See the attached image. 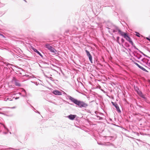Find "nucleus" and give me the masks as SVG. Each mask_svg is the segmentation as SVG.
I'll return each mask as SVG.
<instances>
[{
    "label": "nucleus",
    "mask_w": 150,
    "mask_h": 150,
    "mask_svg": "<svg viewBox=\"0 0 150 150\" xmlns=\"http://www.w3.org/2000/svg\"><path fill=\"white\" fill-rule=\"evenodd\" d=\"M64 93L69 98V100L75 105H77L79 108H86L88 106V105L87 103H86L83 101L78 100L77 99H76L72 97L71 96L67 95L65 93Z\"/></svg>",
    "instance_id": "nucleus-1"
},
{
    "label": "nucleus",
    "mask_w": 150,
    "mask_h": 150,
    "mask_svg": "<svg viewBox=\"0 0 150 150\" xmlns=\"http://www.w3.org/2000/svg\"><path fill=\"white\" fill-rule=\"evenodd\" d=\"M121 35L122 36H123L124 38H125L127 41H128L130 43L131 45L133 44V42L127 33L123 32L122 33Z\"/></svg>",
    "instance_id": "nucleus-2"
},
{
    "label": "nucleus",
    "mask_w": 150,
    "mask_h": 150,
    "mask_svg": "<svg viewBox=\"0 0 150 150\" xmlns=\"http://www.w3.org/2000/svg\"><path fill=\"white\" fill-rule=\"evenodd\" d=\"M47 49L51 52L54 53V54H57V51L52 47L47 44Z\"/></svg>",
    "instance_id": "nucleus-3"
},
{
    "label": "nucleus",
    "mask_w": 150,
    "mask_h": 150,
    "mask_svg": "<svg viewBox=\"0 0 150 150\" xmlns=\"http://www.w3.org/2000/svg\"><path fill=\"white\" fill-rule=\"evenodd\" d=\"M112 105L115 106V108L116 109L117 111L119 112L120 113L121 112V110H120L119 106L118 104L116 103L113 102H111Z\"/></svg>",
    "instance_id": "nucleus-4"
},
{
    "label": "nucleus",
    "mask_w": 150,
    "mask_h": 150,
    "mask_svg": "<svg viewBox=\"0 0 150 150\" xmlns=\"http://www.w3.org/2000/svg\"><path fill=\"white\" fill-rule=\"evenodd\" d=\"M13 81L14 82L15 85L17 86L20 87L21 85L19 83V81L17 80L15 77H13Z\"/></svg>",
    "instance_id": "nucleus-5"
},
{
    "label": "nucleus",
    "mask_w": 150,
    "mask_h": 150,
    "mask_svg": "<svg viewBox=\"0 0 150 150\" xmlns=\"http://www.w3.org/2000/svg\"><path fill=\"white\" fill-rule=\"evenodd\" d=\"M117 31L121 35L122 34V33L123 32L121 30L118 28V27L116 26H115V27L114 28V29L112 31V32L113 33H115L116 32H117Z\"/></svg>",
    "instance_id": "nucleus-6"
},
{
    "label": "nucleus",
    "mask_w": 150,
    "mask_h": 150,
    "mask_svg": "<svg viewBox=\"0 0 150 150\" xmlns=\"http://www.w3.org/2000/svg\"><path fill=\"white\" fill-rule=\"evenodd\" d=\"M85 52L86 53V55L89 58V59L91 63H92V57L91 55V54L87 50H85Z\"/></svg>",
    "instance_id": "nucleus-7"
},
{
    "label": "nucleus",
    "mask_w": 150,
    "mask_h": 150,
    "mask_svg": "<svg viewBox=\"0 0 150 150\" xmlns=\"http://www.w3.org/2000/svg\"><path fill=\"white\" fill-rule=\"evenodd\" d=\"M76 117V115L70 114L69 115L67 116V117L70 120H73Z\"/></svg>",
    "instance_id": "nucleus-8"
},
{
    "label": "nucleus",
    "mask_w": 150,
    "mask_h": 150,
    "mask_svg": "<svg viewBox=\"0 0 150 150\" xmlns=\"http://www.w3.org/2000/svg\"><path fill=\"white\" fill-rule=\"evenodd\" d=\"M22 92L23 91H24V94L22 95V93L20 92H19L18 93V94H19V95H20L21 96L23 97H26L27 96V92L25 90L24 88L22 89V91H21Z\"/></svg>",
    "instance_id": "nucleus-9"
},
{
    "label": "nucleus",
    "mask_w": 150,
    "mask_h": 150,
    "mask_svg": "<svg viewBox=\"0 0 150 150\" xmlns=\"http://www.w3.org/2000/svg\"><path fill=\"white\" fill-rule=\"evenodd\" d=\"M112 25H113V24L110 23H107V27L106 28L108 29V32L110 33H111L110 29L112 27Z\"/></svg>",
    "instance_id": "nucleus-10"
},
{
    "label": "nucleus",
    "mask_w": 150,
    "mask_h": 150,
    "mask_svg": "<svg viewBox=\"0 0 150 150\" xmlns=\"http://www.w3.org/2000/svg\"><path fill=\"white\" fill-rule=\"evenodd\" d=\"M112 25H113V24L110 23H107V27L106 28L108 29V32L110 33H111L110 29L112 27Z\"/></svg>",
    "instance_id": "nucleus-11"
},
{
    "label": "nucleus",
    "mask_w": 150,
    "mask_h": 150,
    "mask_svg": "<svg viewBox=\"0 0 150 150\" xmlns=\"http://www.w3.org/2000/svg\"><path fill=\"white\" fill-rule=\"evenodd\" d=\"M41 92V94L43 97V98L45 99L46 100V98H47V91H42Z\"/></svg>",
    "instance_id": "nucleus-12"
},
{
    "label": "nucleus",
    "mask_w": 150,
    "mask_h": 150,
    "mask_svg": "<svg viewBox=\"0 0 150 150\" xmlns=\"http://www.w3.org/2000/svg\"><path fill=\"white\" fill-rule=\"evenodd\" d=\"M52 93L54 95H61L62 94L61 92L57 90L54 91Z\"/></svg>",
    "instance_id": "nucleus-13"
},
{
    "label": "nucleus",
    "mask_w": 150,
    "mask_h": 150,
    "mask_svg": "<svg viewBox=\"0 0 150 150\" xmlns=\"http://www.w3.org/2000/svg\"><path fill=\"white\" fill-rule=\"evenodd\" d=\"M32 49L33 50V51L37 53L38 54H39L40 56L41 57H42L43 56L42 55V54H41V53L39 51H38L35 48H34V47H33L32 48Z\"/></svg>",
    "instance_id": "nucleus-14"
},
{
    "label": "nucleus",
    "mask_w": 150,
    "mask_h": 150,
    "mask_svg": "<svg viewBox=\"0 0 150 150\" xmlns=\"http://www.w3.org/2000/svg\"><path fill=\"white\" fill-rule=\"evenodd\" d=\"M139 96L142 98L144 99L145 100H146V98L145 97V96L144 95H143L142 94H142H141Z\"/></svg>",
    "instance_id": "nucleus-15"
},
{
    "label": "nucleus",
    "mask_w": 150,
    "mask_h": 150,
    "mask_svg": "<svg viewBox=\"0 0 150 150\" xmlns=\"http://www.w3.org/2000/svg\"><path fill=\"white\" fill-rule=\"evenodd\" d=\"M132 62L134 63V64L136 65L139 68H140L141 66L139 65L136 62H134V61L133 60V59L132 60Z\"/></svg>",
    "instance_id": "nucleus-16"
},
{
    "label": "nucleus",
    "mask_w": 150,
    "mask_h": 150,
    "mask_svg": "<svg viewBox=\"0 0 150 150\" xmlns=\"http://www.w3.org/2000/svg\"><path fill=\"white\" fill-rule=\"evenodd\" d=\"M114 145L110 142L108 143L107 144H104V146H113Z\"/></svg>",
    "instance_id": "nucleus-17"
},
{
    "label": "nucleus",
    "mask_w": 150,
    "mask_h": 150,
    "mask_svg": "<svg viewBox=\"0 0 150 150\" xmlns=\"http://www.w3.org/2000/svg\"><path fill=\"white\" fill-rule=\"evenodd\" d=\"M140 69H141L143 71H145L146 72H148V71L146 69H145V68H144V67H142V66H141L140 67Z\"/></svg>",
    "instance_id": "nucleus-18"
},
{
    "label": "nucleus",
    "mask_w": 150,
    "mask_h": 150,
    "mask_svg": "<svg viewBox=\"0 0 150 150\" xmlns=\"http://www.w3.org/2000/svg\"><path fill=\"white\" fill-rule=\"evenodd\" d=\"M115 25H112V27H111V28L110 29L111 32H112L113 30L114 29V28L115 27Z\"/></svg>",
    "instance_id": "nucleus-19"
},
{
    "label": "nucleus",
    "mask_w": 150,
    "mask_h": 150,
    "mask_svg": "<svg viewBox=\"0 0 150 150\" xmlns=\"http://www.w3.org/2000/svg\"><path fill=\"white\" fill-rule=\"evenodd\" d=\"M132 46H133V47H134V49L138 50L139 51H140L134 45V44L133 42V44L132 45Z\"/></svg>",
    "instance_id": "nucleus-20"
},
{
    "label": "nucleus",
    "mask_w": 150,
    "mask_h": 150,
    "mask_svg": "<svg viewBox=\"0 0 150 150\" xmlns=\"http://www.w3.org/2000/svg\"><path fill=\"white\" fill-rule=\"evenodd\" d=\"M132 46H133V47H134V49L138 50L139 51H140L134 45V44L133 42V44L132 45Z\"/></svg>",
    "instance_id": "nucleus-21"
},
{
    "label": "nucleus",
    "mask_w": 150,
    "mask_h": 150,
    "mask_svg": "<svg viewBox=\"0 0 150 150\" xmlns=\"http://www.w3.org/2000/svg\"><path fill=\"white\" fill-rule=\"evenodd\" d=\"M47 78H49L52 81H57V80H55L53 79V78L51 77H48L47 76Z\"/></svg>",
    "instance_id": "nucleus-22"
},
{
    "label": "nucleus",
    "mask_w": 150,
    "mask_h": 150,
    "mask_svg": "<svg viewBox=\"0 0 150 150\" xmlns=\"http://www.w3.org/2000/svg\"><path fill=\"white\" fill-rule=\"evenodd\" d=\"M116 38H117V42L118 43H119V44L120 45V42H119V41L120 37L119 36H117V37Z\"/></svg>",
    "instance_id": "nucleus-23"
},
{
    "label": "nucleus",
    "mask_w": 150,
    "mask_h": 150,
    "mask_svg": "<svg viewBox=\"0 0 150 150\" xmlns=\"http://www.w3.org/2000/svg\"><path fill=\"white\" fill-rule=\"evenodd\" d=\"M137 93L140 96L142 93V92L140 91L139 90L138 91H137Z\"/></svg>",
    "instance_id": "nucleus-24"
},
{
    "label": "nucleus",
    "mask_w": 150,
    "mask_h": 150,
    "mask_svg": "<svg viewBox=\"0 0 150 150\" xmlns=\"http://www.w3.org/2000/svg\"><path fill=\"white\" fill-rule=\"evenodd\" d=\"M135 33H136V35L138 37H140V34H139V33H138V32H136Z\"/></svg>",
    "instance_id": "nucleus-25"
},
{
    "label": "nucleus",
    "mask_w": 150,
    "mask_h": 150,
    "mask_svg": "<svg viewBox=\"0 0 150 150\" xmlns=\"http://www.w3.org/2000/svg\"><path fill=\"white\" fill-rule=\"evenodd\" d=\"M134 89L136 92L139 90V88L137 87H135Z\"/></svg>",
    "instance_id": "nucleus-26"
},
{
    "label": "nucleus",
    "mask_w": 150,
    "mask_h": 150,
    "mask_svg": "<svg viewBox=\"0 0 150 150\" xmlns=\"http://www.w3.org/2000/svg\"><path fill=\"white\" fill-rule=\"evenodd\" d=\"M1 124L3 126L5 129L8 131V129L4 125L1 123Z\"/></svg>",
    "instance_id": "nucleus-27"
},
{
    "label": "nucleus",
    "mask_w": 150,
    "mask_h": 150,
    "mask_svg": "<svg viewBox=\"0 0 150 150\" xmlns=\"http://www.w3.org/2000/svg\"><path fill=\"white\" fill-rule=\"evenodd\" d=\"M97 143L98 144H99V145L104 146L105 144H103V143H99V142H97Z\"/></svg>",
    "instance_id": "nucleus-28"
},
{
    "label": "nucleus",
    "mask_w": 150,
    "mask_h": 150,
    "mask_svg": "<svg viewBox=\"0 0 150 150\" xmlns=\"http://www.w3.org/2000/svg\"><path fill=\"white\" fill-rule=\"evenodd\" d=\"M69 32V30H67L65 31L64 34L66 35L67 34L68 32Z\"/></svg>",
    "instance_id": "nucleus-29"
},
{
    "label": "nucleus",
    "mask_w": 150,
    "mask_h": 150,
    "mask_svg": "<svg viewBox=\"0 0 150 150\" xmlns=\"http://www.w3.org/2000/svg\"><path fill=\"white\" fill-rule=\"evenodd\" d=\"M146 39L150 41V35L148 37L146 38Z\"/></svg>",
    "instance_id": "nucleus-30"
},
{
    "label": "nucleus",
    "mask_w": 150,
    "mask_h": 150,
    "mask_svg": "<svg viewBox=\"0 0 150 150\" xmlns=\"http://www.w3.org/2000/svg\"><path fill=\"white\" fill-rule=\"evenodd\" d=\"M134 56L135 57H136L138 59H139L141 57H142L141 55H140V57H137V56L134 55Z\"/></svg>",
    "instance_id": "nucleus-31"
},
{
    "label": "nucleus",
    "mask_w": 150,
    "mask_h": 150,
    "mask_svg": "<svg viewBox=\"0 0 150 150\" xmlns=\"http://www.w3.org/2000/svg\"><path fill=\"white\" fill-rule=\"evenodd\" d=\"M0 35L2 37L4 38H5V36L4 35L2 34H1L0 33Z\"/></svg>",
    "instance_id": "nucleus-32"
},
{
    "label": "nucleus",
    "mask_w": 150,
    "mask_h": 150,
    "mask_svg": "<svg viewBox=\"0 0 150 150\" xmlns=\"http://www.w3.org/2000/svg\"><path fill=\"white\" fill-rule=\"evenodd\" d=\"M121 42H122V43H124L125 42L124 39L122 38L121 39Z\"/></svg>",
    "instance_id": "nucleus-33"
},
{
    "label": "nucleus",
    "mask_w": 150,
    "mask_h": 150,
    "mask_svg": "<svg viewBox=\"0 0 150 150\" xmlns=\"http://www.w3.org/2000/svg\"><path fill=\"white\" fill-rule=\"evenodd\" d=\"M133 59H134V60H133L134 61V62H135V61H136L137 62H139V61H137V60H136L134 58H133Z\"/></svg>",
    "instance_id": "nucleus-34"
},
{
    "label": "nucleus",
    "mask_w": 150,
    "mask_h": 150,
    "mask_svg": "<svg viewBox=\"0 0 150 150\" xmlns=\"http://www.w3.org/2000/svg\"><path fill=\"white\" fill-rule=\"evenodd\" d=\"M35 110V112L38 113V114H40V112L39 111H37V110Z\"/></svg>",
    "instance_id": "nucleus-35"
},
{
    "label": "nucleus",
    "mask_w": 150,
    "mask_h": 150,
    "mask_svg": "<svg viewBox=\"0 0 150 150\" xmlns=\"http://www.w3.org/2000/svg\"><path fill=\"white\" fill-rule=\"evenodd\" d=\"M9 65H12V66L13 65L12 64H10L9 63H7V64H6V66H9Z\"/></svg>",
    "instance_id": "nucleus-36"
},
{
    "label": "nucleus",
    "mask_w": 150,
    "mask_h": 150,
    "mask_svg": "<svg viewBox=\"0 0 150 150\" xmlns=\"http://www.w3.org/2000/svg\"><path fill=\"white\" fill-rule=\"evenodd\" d=\"M7 108H11V109H13V108H15V107H7Z\"/></svg>",
    "instance_id": "nucleus-37"
},
{
    "label": "nucleus",
    "mask_w": 150,
    "mask_h": 150,
    "mask_svg": "<svg viewBox=\"0 0 150 150\" xmlns=\"http://www.w3.org/2000/svg\"><path fill=\"white\" fill-rule=\"evenodd\" d=\"M149 59L147 60V63H148L149 64L150 63V59Z\"/></svg>",
    "instance_id": "nucleus-38"
},
{
    "label": "nucleus",
    "mask_w": 150,
    "mask_h": 150,
    "mask_svg": "<svg viewBox=\"0 0 150 150\" xmlns=\"http://www.w3.org/2000/svg\"><path fill=\"white\" fill-rule=\"evenodd\" d=\"M19 97H16L15 98V99L16 100H17V99H19Z\"/></svg>",
    "instance_id": "nucleus-39"
},
{
    "label": "nucleus",
    "mask_w": 150,
    "mask_h": 150,
    "mask_svg": "<svg viewBox=\"0 0 150 150\" xmlns=\"http://www.w3.org/2000/svg\"><path fill=\"white\" fill-rule=\"evenodd\" d=\"M66 102L67 103H68L69 104H70V105H73V104H71V103H70L69 102H67V101H66Z\"/></svg>",
    "instance_id": "nucleus-40"
},
{
    "label": "nucleus",
    "mask_w": 150,
    "mask_h": 150,
    "mask_svg": "<svg viewBox=\"0 0 150 150\" xmlns=\"http://www.w3.org/2000/svg\"><path fill=\"white\" fill-rule=\"evenodd\" d=\"M30 104V105L31 106L32 108H33L34 109V110H35V108H34V107H33L32 105H31L30 104Z\"/></svg>",
    "instance_id": "nucleus-41"
},
{
    "label": "nucleus",
    "mask_w": 150,
    "mask_h": 150,
    "mask_svg": "<svg viewBox=\"0 0 150 150\" xmlns=\"http://www.w3.org/2000/svg\"><path fill=\"white\" fill-rule=\"evenodd\" d=\"M0 114H2V115H4V114L3 112H0Z\"/></svg>",
    "instance_id": "nucleus-42"
},
{
    "label": "nucleus",
    "mask_w": 150,
    "mask_h": 150,
    "mask_svg": "<svg viewBox=\"0 0 150 150\" xmlns=\"http://www.w3.org/2000/svg\"><path fill=\"white\" fill-rule=\"evenodd\" d=\"M11 149H12V150H17L16 149H15L14 148H11Z\"/></svg>",
    "instance_id": "nucleus-43"
},
{
    "label": "nucleus",
    "mask_w": 150,
    "mask_h": 150,
    "mask_svg": "<svg viewBox=\"0 0 150 150\" xmlns=\"http://www.w3.org/2000/svg\"><path fill=\"white\" fill-rule=\"evenodd\" d=\"M46 48H47V43L45 45Z\"/></svg>",
    "instance_id": "nucleus-44"
},
{
    "label": "nucleus",
    "mask_w": 150,
    "mask_h": 150,
    "mask_svg": "<svg viewBox=\"0 0 150 150\" xmlns=\"http://www.w3.org/2000/svg\"><path fill=\"white\" fill-rule=\"evenodd\" d=\"M4 134H7V132H4Z\"/></svg>",
    "instance_id": "nucleus-45"
},
{
    "label": "nucleus",
    "mask_w": 150,
    "mask_h": 150,
    "mask_svg": "<svg viewBox=\"0 0 150 150\" xmlns=\"http://www.w3.org/2000/svg\"><path fill=\"white\" fill-rule=\"evenodd\" d=\"M44 75L45 76V77H47V76L45 74H44Z\"/></svg>",
    "instance_id": "nucleus-46"
},
{
    "label": "nucleus",
    "mask_w": 150,
    "mask_h": 150,
    "mask_svg": "<svg viewBox=\"0 0 150 150\" xmlns=\"http://www.w3.org/2000/svg\"><path fill=\"white\" fill-rule=\"evenodd\" d=\"M149 66L150 67V63H149Z\"/></svg>",
    "instance_id": "nucleus-47"
},
{
    "label": "nucleus",
    "mask_w": 150,
    "mask_h": 150,
    "mask_svg": "<svg viewBox=\"0 0 150 150\" xmlns=\"http://www.w3.org/2000/svg\"><path fill=\"white\" fill-rule=\"evenodd\" d=\"M142 61H143V59H142Z\"/></svg>",
    "instance_id": "nucleus-48"
},
{
    "label": "nucleus",
    "mask_w": 150,
    "mask_h": 150,
    "mask_svg": "<svg viewBox=\"0 0 150 150\" xmlns=\"http://www.w3.org/2000/svg\"><path fill=\"white\" fill-rule=\"evenodd\" d=\"M1 110V108H0V110Z\"/></svg>",
    "instance_id": "nucleus-49"
},
{
    "label": "nucleus",
    "mask_w": 150,
    "mask_h": 150,
    "mask_svg": "<svg viewBox=\"0 0 150 150\" xmlns=\"http://www.w3.org/2000/svg\"><path fill=\"white\" fill-rule=\"evenodd\" d=\"M8 99V98H7V100Z\"/></svg>",
    "instance_id": "nucleus-50"
}]
</instances>
